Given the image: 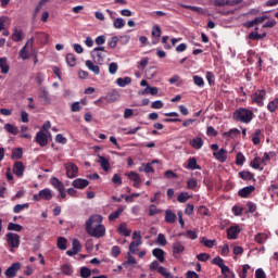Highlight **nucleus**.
Wrapping results in <instances>:
<instances>
[{
  "instance_id": "nucleus-35",
  "label": "nucleus",
  "mask_w": 278,
  "mask_h": 278,
  "mask_svg": "<svg viewBox=\"0 0 278 278\" xmlns=\"http://www.w3.org/2000/svg\"><path fill=\"white\" fill-rule=\"evenodd\" d=\"M50 184L51 186H53V188H56L58 191L64 188V184H62V181H60V179H58L56 177H52L50 179Z\"/></svg>"
},
{
  "instance_id": "nucleus-13",
  "label": "nucleus",
  "mask_w": 278,
  "mask_h": 278,
  "mask_svg": "<svg viewBox=\"0 0 278 278\" xmlns=\"http://www.w3.org/2000/svg\"><path fill=\"white\" fill-rule=\"evenodd\" d=\"M38 97L43 101L45 105H49V103H51V98H49V91L46 87L39 88Z\"/></svg>"
},
{
  "instance_id": "nucleus-58",
  "label": "nucleus",
  "mask_w": 278,
  "mask_h": 278,
  "mask_svg": "<svg viewBox=\"0 0 278 278\" xmlns=\"http://www.w3.org/2000/svg\"><path fill=\"white\" fill-rule=\"evenodd\" d=\"M251 269L250 265H243L242 266V270L239 273V277L240 278H247V274L249 273V270Z\"/></svg>"
},
{
  "instance_id": "nucleus-19",
  "label": "nucleus",
  "mask_w": 278,
  "mask_h": 278,
  "mask_svg": "<svg viewBox=\"0 0 278 278\" xmlns=\"http://www.w3.org/2000/svg\"><path fill=\"white\" fill-rule=\"evenodd\" d=\"M172 249H173L174 255H179L184 253L186 248L184 247V243H181V241H176L173 243Z\"/></svg>"
},
{
  "instance_id": "nucleus-12",
  "label": "nucleus",
  "mask_w": 278,
  "mask_h": 278,
  "mask_svg": "<svg viewBox=\"0 0 278 278\" xmlns=\"http://www.w3.org/2000/svg\"><path fill=\"white\" fill-rule=\"evenodd\" d=\"M240 227L239 226H231L227 229V238L228 240H236L240 235Z\"/></svg>"
},
{
  "instance_id": "nucleus-61",
  "label": "nucleus",
  "mask_w": 278,
  "mask_h": 278,
  "mask_svg": "<svg viewBox=\"0 0 278 278\" xmlns=\"http://www.w3.org/2000/svg\"><path fill=\"white\" fill-rule=\"evenodd\" d=\"M197 186H198V182H197V179H194V178H191L187 181V188L189 190H194V188H197Z\"/></svg>"
},
{
  "instance_id": "nucleus-21",
  "label": "nucleus",
  "mask_w": 278,
  "mask_h": 278,
  "mask_svg": "<svg viewBox=\"0 0 278 278\" xmlns=\"http://www.w3.org/2000/svg\"><path fill=\"white\" fill-rule=\"evenodd\" d=\"M192 149L199 150L203 147V139L201 137H195L189 141Z\"/></svg>"
},
{
  "instance_id": "nucleus-62",
  "label": "nucleus",
  "mask_w": 278,
  "mask_h": 278,
  "mask_svg": "<svg viewBox=\"0 0 278 278\" xmlns=\"http://www.w3.org/2000/svg\"><path fill=\"white\" fill-rule=\"evenodd\" d=\"M111 254L113 257H117L121 255V247L118 245H114L112 249H111Z\"/></svg>"
},
{
  "instance_id": "nucleus-1",
  "label": "nucleus",
  "mask_w": 278,
  "mask_h": 278,
  "mask_svg": "<svg viewBox=\"0 0 278 278\" xmlns=\"http://www.w3.org/2000/svg\"><path fill=\"white\" fill-rule=\"evenodd\" d=\"M103 216L91 215L86 222L85 229L91 238H103L105 236V226H103Z\"/></svg>"
},
{
  "instance_id": "nucleus-9",
  "label": "nucleus",
  "mask_w": 278,
  "mask_h": 278,
  "mask_svg": "<svg viewBox=\"0 0 278 278\" xmlns=\"http://www.w3.org/2000/svg\"><path fill=\"white\" fill-rule=\"evenodd\" d=\"M118 99H121V93L116 89H112L104 97V100L108 101V103H116Z\"/></svg>"
},
{
  "instance_id": "nucleus-20",
  "label": "nucleus",
  "mask_w": 278,
  "mask_h": 278,
  "mask_svg": "<svg viewBox=\"0 0 278 278\" xmlns=\"http://www.w3.org/2000/svg\"><path fill=\"white\" fill-rule=\"evenodd\" d=\"M85 66H87L88 71H91L94 75H99L101 73L99 65H94L90 60L85 62Z\"/></svg>"
},
{
  "instance_id": "nucleus-39",
  "label": "nucleus",
  "mask_w": 278,
  "mask_h": 278,
  "mask_svg": "<svg viewBox=\"0 0 278 278\" xmlns=\"http://www.w3.org/2000/svg\"><path fill=\"white\" fill-rule=\"evenodd\" d=\"M113 27H115V29H123V27H125V20H123V17L115 18Z\"/></svg>"
},
{
  "instance_id": "nucleus-51",
  "label": "nucleus",
  "mask_w": 278,
  "mask_h": 278,
  "mask_svg": "<svg viewBox=\"0 0 278 278\" xmlns=\"http://www.w3.org/2000/svg\"><path fill=\"white\" fill-rule=\"evenodd\" d=\"M247 207L248 210L245 211V214H253L255 210H257V205H255L253 202H248Z\"/></svg>"
},
{
  "instance_id": "nucleus-18",
  "label": "nucleus",
  "mask_w": 278,
  "mask_h": 278,
  "mask_svg": "<svg viewBox=\"0 0 278 278\" xmlns=\"http://www.w3.org/2000/svg\"><path fill=\"white\" fill-rule=\"evenodd\" d=\"M164 250L160 249V248H155L152 251V255L153 257H155L156 260H159V262H161V264H164V262L166 261V258L164 257Z\"/></svg>"
},
{
  "instance_id": "nucleus-24",
  "label": "nucleus",
  "mask_w": 278,
  "mask_h": 278,
  "mask_svg": "<svg viewBox=\"0 0 278 278\" xmlns=\"http://www.w3.org/2000/svg\"><path fill=\"white\" fill-rule=\"evenodd\" d=\"M255 190V187L253 186H248L239 190V197H242V199H247L249 194H251Z\"/></svg>"
},
{
  "instance_id": "nucleus-2",
  "label": "nucleus",
  "mask_w": 278,
  "mask_h": 278,
  "mask_svg": "<svg viewBox=\"0 0 278 278\" xmlns=\"http://www.w3.org/2000/svg\"><path fill=\"white\" fill-rule=\"evenodd\" d=\"M213 3L215 8H225L223 10L217 9L218 14H223V16H229V14H233V10H229L227 8L239 5V3H242V0H214Z\"/></svg>"
},
{
  "instance_id": "nucleus-56",
  "label": "nucleus",
  "mask_w": 278,
  "mask_h": 278,
  "mask_svg": "<svg viewBox=\"0 0 278 278\" xmlns=\"http://www.w3.org/2000/svg\"><path fill=\"white\" fill-rule=\"evenodd\" d=\"M152 36L155 38H160L162 36V28L159 25L152 27Z\"/></svg>"
},
{
  "instance_id": "nucleus-41",
  "label": "nucleus",
  "mask_w": 278,
  "mask_h": 278,
  "mask_svg": "<svg viewBox=\"0 0 278 278\" xmlns=\"http://www.w3.org/2000/svg\"><path fill=\"white\" fill-rule=\"evenodd\" d=\"M29 207V203L17 204L13 207L14 214H20L23 210H27Z\"/></svg>"
},
{
  "instance_id": "nucleus-40",
  "label": "nucleus",
  "mask_w": 278,
  "mask_h": 278,
  "mask_svg": "<svg viewBox=\"0 0 278 278\" xmlns=\"http://www.w3.org/2000/svg\"><path fill=\"white\" fill-rule=\"evenodd\" d=\"M66 238L59 237L56 242L58 249H60L61 251H66Z\"/></svg>"
},
{
  "instance_id": "nucleus-29",
  "label": "nucleus",
  "mask_w": 278,
  "mask_h": 278,
  "mask_svg": "<svg viewBox=\"0 0 278 278\" xmlns=\"http://www.w3.org/2000/svg\"><path fill=\"white\" fill-rule=\"evenodd\" d=\"M262 159L256 156L253 161L250 162V166L256 170H264V167L261 166Z\"/></svg>"
},
{
  "instance_id": "nucleus-63",
  "label": "nucleus",
  "mask_w": 278,
  "mask_h": 278,
  "mask_svg": "<svg viewBox=\"0 0 278 278\" xmlns=\"http://www.w3.org/2000/svg\"><path fill=\"white\" fill-rule=\"evenodd\" d=\"M127 261L126 262H124V266H127V265H129V264H136V257H134V256H131V254L128 252L127 253Z\"/></svg>"
},
{
  "instance_id": "nucleus-26",
  "label": "nucleus",
  "mask_w": 278,
  "mask_h": 278,
  "mask_svg": "<svg viewBox=\"0 0 278 278\" xmlns=\"http://www.w3.org/2000/svg\"><path fill=\"white\" fill-rule=\"evenodd\" d=\"M140 244H142V240H137V241H132V242H130V244H129V253L131 254H134L135 255V253H138V251H139V247H140Z\"/></svg>"
},
{
  "instance_id": "nucleus-53",
  "label": "nucleus",
  "mask_w": 278,
  "mask_h": 278,
  "mask_svg": "<svg viewBox=\"0 0 278 278\" xmlns=\"http://www.w3.org/2000/svg\"><path fill=\"white\" fill-rule=\"evenodd\" d=\"M188 199H190V194H188V192H181L178 198L177 201L179 203H186V201H188Z\"/></svg>"
},
{
  "instance_id": "nucleus-34",
  "label": "nucleus",
  "mask_w": 278,
  "mask_h": 278,
  "mask_svg": "<svg viewBox=\"0 0 278 278\" xmlns=\"http://www.w3.org/2000/svg\"><path fill=\"white\" fill-rule=\"evenodd\" d=\"M66 63H67V66H76L77 65V58H75V54L73 53H68L66 54Z\"/></svg>"
},
{
  "instance_id": "nucleus-30",
  "label": "nucleus",
  "mask_w": 278,
  "mask_h": 278,
  "mask_svg": "<svg viewBox=\"0 0 278 278\" xmlns=\"http://www.w3.org/2000/svg\"><path fill=\"white\" fill-rule=\"evenodd\" d=\"M212 264H215V266H218L222 270H228L227 269V265H225V262L223 261V258H220V256L215 257L212 261Z\"/></svg>"
},
{
  "instance_id": "nucleus-3",
  "label": "nucleus",
  "mask_w": 278,
  "mask_h": 278,
  "mask_svg": "<svg viewBox=\"0 0 278 278\" xmlns=\"http://www.w3.org/2000/svg\"><path fill=\"white\" fill-rule=\"evenodd\" d=\"M233 118L239 123H251V121H253V111L249 109H239L233 113Z\"/></svg>"
},
{
  "instance_id": "nucleus-10",
  "label": "nucleus",
  "mask_w": 278,
  "mask_h": 278,
  "mask_svg": "<svg viewBox=\"0 0 278 278\" xmlns=\"http://www.w3.org/2000/svg\"><path fill=\"white\" fill-rule=\"evenodd\" d=\"M21 270V263H13L4 273L9 278L16 277V273Z\"/></svg>"
},
{
  "instance_id": "nucleus-17",
  "label": "nucleus",
  "mask_w": 278,
  "mask_h": 278,
  "mask_svg": "<svg viewBox=\"0 0 278 278\" xmlns=\"http://www.w3.org/2000/svg\"><path fill=\"white\" fill-rule=\"evenodd\" d=\"M13 173L17 177H23V173H25V166L23 165V162H15L13 166Z\"/></svg>"
},
{
  "instance_id": "nucleus-11",
  "label": "nucleus",
  "mask_w": 278,
  "mask_h": 278,
  "mask_svg": "<svg viewBox=\"0 0 278 278\" xmlns=\"http://www.w3.org/2000/svg\"><path fill=\"white\" fill-rule=\"evenodd\" d=\"M264 97H266L265 90H258L252 96L253 103H257V105H264Z\"/></svg>"
},
{
  "instance_id": "nucleus-57",
  "label": "nucleus",
  "mask_w": 278,
  "mask_h": 278,
  "mask_svg": "<svg viewBox=\"0 0 278 278\" xmlns=\"http://www.w3.org/2000/svg\"><path fill=\"white\" fill-rule=\"evenodd\" d=\"M108 45L110 49H116V45H118V37L114 36L111 39H109Z\"/></svg>"
},
{
  "instance_id": "nucleus-31",
  "label": "nucleus",
  "mask_w": 278,
  "mask_h": 278,
  "mask_svg": "<svg viewBox=\"0 0 278 278\" xmlns=\"http://www.w3.org/2000/svg\"><path fill=\"white\" fill-rule=\"evenodd\" d=\"M254 240L255 242H257V244H264V242L268 240V236L264 232H258L257 235H255Z\"/></svg>"
},
{
  "instance_id": "nucleus-5",
  "label": "nucleus",
  "mask_w": 278,
  "mask_h": 278,
  "mask_svg": "<svg viewBox=\"0 0 278 278\" xmlns=\"http://www.w3.org/2000/svg\"><path fill=\"white\" fill-rule=\"evenodd\" d=\"M7 242L11 249H18V247H21V236L9 232L7 235Z\"/></svg>"
},
{
  "instance_id": "nucleus-38",
  "label": "nucleus",
  "mask_w": 278,
  "mask_h": 278,
  "mask_svg": "<svg viewBox=\"0 0 278 278\" xmlns=\"http://www.w3.org/2000/svg\"><path fill=\"white\" fill-rule=\"evenodd\" d=\"M37 39L41 42V45H47V42H49V34L37 33Z\"/></svg>"
},
{
  "instance_id": "nucleus-4",
  "label": "nucleus",
  "mask_w": 278,
  "mask_h": 278,
  "mask_svg": "<svg viewBox=\"0 0 278 278\" xmlns=\"http://www.w3.org/2000/svg\"><path fill=\"white\" fill-rule=\"evenodd\" d=\"M90 56L96 64H103L105 60V47H97L90 52Z\"/></svg>"
},
{
  "instance_id": "nucleus-60",
  "label": "nucleus",
  "mask_w": 278,
  "mask_h": 278,
  "mask_svg": "<svg viewBox=\"0 0 278 278\" xmlns=\"http://www.w3.org/2000/svg\"><path fill=\"white\" fill-rule=\"evenodd\" d=\"M249 40H262V35L257 31H252L248 36Z\"/></svg>"
},
{
  "instance_id": "nucleus-23",
  "label": "nucleus",
  "mask_w": 278,
  "mask_h": 278,
  "mask_svg": "<svg viewBox=\"0 0 278 278\" xmlns=\"http://www.w3.org/2000/svg\"><path fill=\"white\" fill-rule=\"evenodd\" d=\"M0 70L3 75H8V73H10V65L8 64V59L0 58Z\"/></svg>"
},
{
  "instance_id": "nucleus-47",
  "label": "nucleus",
  "mask_w": 278,
  "mask_h": 278,
  "mask_svg": "<svg viewBox=\"0 0 278 278\" xmlns=\"http://www.w3.org/2000/svg\"><path fill=\"white\" fill-rule=\"evenodd\" d=\"M277 108H278V99H277V98L274 99L273 101H270V102L268 103V105H267V110H268L269 112H275V110H277Z\"/></svg>"
},
{
  "instance_id": "nucleus-55",
  "label": "nucleus",
  "mask_w": 278,
  "mask_h": 278,
  "mask_svg": "<svg viewBox=\"0 0 278 278\" xmlns=\"http://www.w3.org/2000/svg\"><path fill=\"white\" fill-rule=\"evenodd\" d=\"M160 275H163L165 278H173V275L166 269V267H159Z\"/></svg>"
},
{
  "instance_id": "nucleus-6",
  "label": "nucleus",
  "mask_w": 278,
  "mask_h": 278,
  "mask_svg": "<svg viewBox=\"0 0 278 278\" xmlns=\"http://www.w3.org/2000/svg\"><path fill=\"white\" fill-rule=\"evenodd\" d=\"M34 201H51L53 199V193H51V189L45 188L33 197Z\"/></svg>"
},
{
  "instance_id": "nucleus-27",
  "label": "nucleus",
  "mask_w": 278,
  "mask_h": 278,
  "mask_svg": "<svg viewBox=\"0 0 278 278\" xmlns=\"http://www.w3.org/2000/svg\"><path fill=\"white\" fill-rule=\"evenodd\" d=\"M118 233L125 238H129V236H131V230H129L125 224H121L118 226Z\"/></svg>"
},
{
  "instance_id": "nucleus-45",
  "label": "nucleus",
  "mask_w": 278,
  "mask_h": 278,
  "mask_svg": "<svg viewBox=\"0 0 278 278\" xmlns=\"http://www.w3.org/2000/svg\"><path fill=\"white\" fill-rule=\"evenodd\" d=\"M224 136H227L228 138H236V136H240V130L232 128L228 132H224Z\"/></svg>"
},
{
  "instance_id": "nucleus-50",
  "label": "nucleus",
  "mask_w": 278,
  "mask_h": 278,
  "mask_svg": "<svg viewBox=\"0 0 278 278\" xmlns=\"http://www.w3.org/2000/svg\"><path fill=\"white\" fill-rule=\"evenodd\" d=\"M123 207H119L117 211L109 215V220H116L121 214H123Z\"/></svg>"
},
{
  "instance_id": "nucleus-14",
  "label": "nucleus",
  "mask_w": 278,
  "mask_h": 278,
  "mask_svg": "<svg viewBox=\"0 0 278 278\" xmlns=\"http://www.w3.org/2000/svg\"><path fill=\"white\" fill-rule=\"evenodd\" d=\"M89 184L90 181H88V179L77 178L72 182V186L78 190H84V188H88Z\"/></svg>"
},
{
  "instance_id": "nucleus-59",
  "label": "nucleus",
  "mask_w": 278,
  "mask_h": 278,
  "mask_svg": "<svg viewBox=\"0 0 278 278\" xmlns=\"http://www.w3.org/2000/svg\"><path fill=\"white\" fill-rule=\"evenodd\" d=\"M72 249L79 253V251H81V242H79L77 239H74L72 242Z\"/></svg>"
},
{
  "instance_id": "nucleus-64",
  "label": "nucleus",
  "mask_w": 278,
  "mask_h": 278,
  "mask_svg": "<svg viewBox=\"0 0 278 278\" xmlns=\"http://www.w3.org/2000/svg\"><path fill=\"white\" fill-rule=\"evenodd\" d=\"M255 277H256V278H266V273H264V269L258 268V269H256V271H255Z\"/></svg>"
},
{
  "instance_id": "nucleus-44",
  "label": "nucleus",
  "mask_w": 278,
  "mask_h": 278,
  "mask_svg": "<svg viewBox=\"0 0 278 278\" xmlns=\"http://www.w3.org/2000/svg\"><path fill=\"white\" fill-rule=\"evenodd\" d=\"M157 87H147L141 94H152L153 97H155V94H157Z\"/></svg>"
},
{
  "instance_id": "nucleus-8",
  "label": "nucleus",
  "mask_w": 278,
  "mask_h": 278,
  "mask_svg": "<svg viewBox=\"0 0 278 278\" xmlns=\"http://www.w3.org/2000/svg\"><path fill=\"white\" fill-rule=\"evenodd\" d=\"M35 142H37L39 147H47L49 144V139L47 138V134H45V131L42 130H39L36 134Z\"/></svg>"
},
{
  "instance_id": "nucleus-22",
  "label": "nucleus",
  "mask_w": 278,
  "mask_h": 278,
  "mask_svg": "<svg viewBox=\"0 0 278 278\" xmlns=\"http://www.w3.org/2000/svg\"><path fill=\"white\" fill-rule=\"evenodd\" d=\"M98 164H100L102 170H110V160L104 156L98 155Z\"/></svg>"
},
{
  "instance_id": "nucleus-25",
  "label": "nucleus",
  "mask_w": 278,
  "mask_h": 278,
  "mask_svg": "<svg viewBox=\"0 0 278 278\" xmlns=\"http://www.w3.org/2000/svg\"><path fill=\"white\" fill-rule=\"evenodd\" d=\"M116 84L117 86H119V88H125V86H129V84H131V77L126 76L124 78H117L116 79Z\"/></svg>"
},
{
  "instance_id": "nucleus-7",
  "label": "nucleus",
  "mask_w": 278,
  "mask_h": 278,
  "mask_svg": "<svg viewBox=\"0 0 278 278\" xmlns=\"http://www.w3.org/2000/svg\"><path fill=\"white\" fill-rule=\"evenodd\" d=\"M64 168L66 170V175L68 179H75L77 177V174L79 173V168L75 163H65Z\"/></svg>"
},
{
  "instance_id": "nucleus-46",
  "label": "nucleus",
  "mask_w": 278,
  "mask_h": 278,
  "mask_svg": "<svg viewBox=\"0 0 278 278\" xmlns=\"http://www.w3.org/2000/svg\"><path fill=\"white\" fill-rule=\"evenodd\" d=\"M62 273L63 275H66V277H71V275H73V269L71 268V265L68 264L62 265Z\"/></svg>"
},
{
  "instance_id": "nucleus-52",
  "label": "nucleus",
  "mask_w": 278,
  "mask_h": 278,
  "mask_svg": "<svg viewBox=\"0 0 278 278\" xmlns=\"http://www.w3.org/2000/svg\"><path fill=\"white\" fill-rule=\"evenodd\" d=\"M116 71H118V63L112 62L109 65V73L110 75H116Z\"/></svg>"
},
{
  "instance_id": "nucleus-32",
  "label": "nucleus",
  "mask_w": 278,
  "mask_h": 278,
  "mask_svg": "<svg viewBox=\"0 0 278 278\" xmlns=\"http://www.w3.org/2000/svg\"><path fill=\"white\" fill-rule=\"evenodd\" d=\"M239 177L243 179V181H251L253 180L254 175L251 172L242 170L239 173Z\"/></svg>"
},
{
  "instance_id": "nucleus-28",
  "label": "nucleus",
  "mask_w": 278,
  "mask_h": 278,
  "mask_svg": "<svg viewBox=\"0 0 278 278\" xmlns=\"http://www.w3.org/2000/svg\"><path fill=\"white\" fill-rule=\"evenodd\" d=\"M12 40L14 42H21L23 40V30L15 28L12 34Z\"/></svg>"
},
{
  "instance_id": "nucleus-16",
  "label": "nucleus",
  "mask_w": 278,
  "mask_h": 278,
  "mask_svg": "<svg viewBox=\"0 0 278 278\" xmlns=\"http://www.w3.org/2000/svg\"><path fill=\"white\" fill-rule=\"evenodd\" d=\"M213 155L217 160V162L223 163L227 160V150L219 149L217 152H213Z\"/></svg>"
},
{
  "instance_id": "nucleus-37",
  "label": "nucleus",
  "mask_w": 278,
  "mask_h": 278,
  "mask_svg": "<svg viewBox=\"0 0 278 278\" xmlns=\"http://www.w3.org/2000/svg\"><path fill=\"white\" fill-rule=\"evenodd\" d=\"M4 129L5 131H8V134H12L13 136H16V134H18V127L12 124H5Z\"/></svg>"
},
{
  "instance_id": "nucleus-33",
  "label": "nucleus",
  "mask_w": 278,
  "mask_h": 278,
  "mask_svg": "<svg viewBox=\"0 0 278 278\" xmlns=\"http://www.w3.org/2000/svg\"><path fill=\"white\" fill-rule=\"evenodd\" d=\"M187 168H189V170H199V168H201V167L197 164L195 157H190L188 160Z\"/></svg>"
},
{
  "instance_id": "nucleus-48",
  "label": "nucleus",
  "mask_w": 278,
  "mask_h": 278,
  "mask_svg": "<svg viewBox=\"0 0 278 278\" xmlns=\"http://www.w3.org/2000/svg\"><path fill=\"white\" fill-rule=\"evenodd\" d=\"M90 275H92V271L88 267H81L80 268V277L81 278H89Z\"/></svg>"
},
{
  "instance_id": "nucleus-54",
  "label": "nucleus",
  "mask_w": 278,
  "mask_h": 278,
  "mask_svg": "<svg viewBox=\"0 0 278 278\" xmlns=\"http://www.w3.org/2000/svg\"><path fill=\"white\" fill-rule=\"evenodd\" d=\"M193 81L195 86H199V88H203L205 86V81L203 80V77L201 76H193Z\"/></svg>"
},
{
  "instance_id": "nucleus-36",
  "label": "nucleus",
  "mask_w": 278,
  "mask_h": 278,
  "mask_svg": "<svg viewBox=\"0 0 278 278\" xmlns=\"http://www.w3.org/2000/svg\"><path fill=\"white\" fill-rule=\"evenodd\" d=\"M176 218H177V215H175L173 211L167 210L165 212V223H175Z\"/></svg>"
},
{
  "instance_id": "nucleus-43",
  "label": "nucleus",
  "mask_w": 278,
  "mask_h": 278,
  "mask_svg": "<svg viewBox=\"0 0 278 278\" xmlns=\"http://www.w3.org/2000/svg\"><path fill=\"white\" fill-rule=\"evenodd\" d=\"M8 230L9 231H23V226L14 223H9L8 225Z\"/></svg>"
},
{
  "instance_id": "nucleus-15",
  "label": "nucleus",
  "mask_w": 278,
  "mask_h": 278,
  "mask_svg": "<svg viewBox=\"0 0 278 278\" xmlns=\"http://www.w3.org/2000/svg\"><path fill=\"white\" fill-rule=\"evenodd\" d=\"M30 45V47H34V37H31L26 45L21 49L20 51V58H22V60H28L29 55H27V46Z\"/></svg>"
},
{
  "instance_id": "nucleus-49",
  "label": "nucleus",
  "mask_w": 278,
  "mask_h": 278,
  "mask_svg": "<svg viewBox=\"0 0 278 278\" xmlns=\"http://www.w3.org/2000/svg\"><path fill=\"white\" fill-rule=\"evenodd\" d=\"M244 160H245L244 154H242V152H238L236 157L237 166H242L244 164Z\"/></svg>"
},
{
  "instance_id": "nucleus-42",
  "label": "nucleus",
  "mask_w": 278,
  "mask_h": 278,
  "mask_svg": "<svg viewBox=\"0 0 278 278\" xmlns=\"http://www.w3.org/2000/svg\"><path fill=\"white\" fill-rule=\"evenodd\" d=\"M23 157V148H17L12 151V159L13 160H21Z\"/></svg>"
}]
</instances>
